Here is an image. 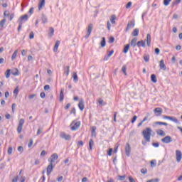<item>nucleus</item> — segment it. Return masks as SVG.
I'll list each match as a JSON object with an SVG mask.
<instances>
[{"mask_svg":"<svg viewBox=\"0 0 182 182\" xmlns=\"http://www.w3.org/2000/svg\"><path fill=\"white\" fill-rule=\"evenodd\" d=\"M146 42L147 43V46H149V48H150V46L151 45V35H150V33H148L146 35V39L145 41H139L136 43V46L138 48H141V46H142V48H146Z\"/></svg>","mask_w":182,"mask_h":182,"instance_id":"obj_1","label":"nucleus"},{"mask_svg":"<svg viewBox=\"0 0 182 182\" xmlns=\"http://www.w3.org/2000/svg\"><path fill=\"white\" fill-rule=\"evenodd\" d=\"M151 132H153V130L150 127H147L142 131V135L144 136V139L148 143H150V139L151 137Z\"/></svg>","mask_w":182,"mask_h":182,"instance_id":"obj_2","label":"nucleus"},{"mask_svg":"<svg viewBox=\"0 0 182 182\" xmlns=\"http://www.w3.org/2000/svg\"><path fill=\"white\" fill-rule=\"evenodd\" d=\"M25 124V119H21L18 122V126L17 127V132L18 134H21L22 133V129L23 127V124Z\"/></svg>","mask_w":182,"mask_h":182,"instance_id":"obj_3","label":"nucleus"},{"mask_svg":"<svg viewBox=\"0 0 182 182\" xmlns=\"http://www.w3.org/2000/svg\"><path fill=\"white\" fill-rule=\"evenodd\" d=\"M135 25H136V21H134V19L129 21L127 23V28L125 29V32H129V30L132 29V28L135 26Z\"/></svg>","mask_w":182,"mask_h":182,"instance_id":"obj_4","label":"nucleus"},{"mask_svg":"<svg viewBox=\"0 0 182 182\" xmlns=\"http://www.w3.org/2000/svg\"><path fill=\"white\" fill-rule=\"evenodd\" d=\"M58 159H59V156H58V154L54 153L48 159V161H50V163L51 164H53V163H55V161H56V160H58Z\"/></svg>","mask_w":182,"mask_h":182,"instance_id":"obj_5","label":"nucleus"},{"mask_svg":"<svg viewBox=\"0 0 182 182\" xmlns=\"http://www.w3.org/2000/svg\"><path fill=\"white\" fill-rule=\"evenodd\" d=\"M60 139H64L67 141H70L72 139V136H70V134H66V133L64 132L60 133Z\"/></svg>","mask_w":182,"mask_h":182,"instance_id":"obj_6","label":"nucleus"},{"mask_svg":"<svg viewBox=\"0 0 182 182\" xmlns=\"http://www.w3.org/2000/svg\"><path fill=\"white\" fill-rule=\"evenodd\" d=\"M161 141L162 143H165L166 144H168L169 143H171V141H173V138H171V136H166L161 139Z\"/></svg>","mask_w":182,"mask_h":182,"instance_id":"obj_7","label":"nucleus"},{"mask_svg":"<svg viewBox=\"0 0 182 182\" xmlns=\"http://www.w3.org/2000/svg\"><path fill=\"white\" fill-rule=\"evenodd\" d=\"M93 31V24L90 23L87 27V34L85 35V39H87L90 36V33Z\"/></svg>","mask_w":182,"mask_h":182,"instance_id":"obj_8","label":"nucleus"},{"mask_svg":"<svg viewBox=\"0 0 182 182\" xmlns=\"http://www.w3.org/2000/svg\"><path fill=\"white\" fill-rule=\"evenodd\" d=\"M131 151H132V147H130V144L127 143L125 146V154L127 157H130Z\"/></svg>","mask_w":182,"mask_h":182,"instance_id":"obj_9","label":"nucleus"},{"mask_svg":"<svg viewBox=\"0 0 182 182\" xmlns=\"http://www.w3.org/2000/svg\"><path fill=\"white\" fill-rule=\"evenodd\" d=\"M176 161L178 163H180L181 161V159H182L181 151H180V150H176Z\"/></svg>","mask_w":182,"mask_h":182,"instance_id":"obj_10","label":"nucleus"},{"mask_svg":"<svg viewBox=\"0 0 182 182\" xmlns=\"http://www.w3.org/2000/svg\"><path fill=\"white\" fill-rule=\"evenodd\" d=\"M54 168H55V166H53V164L50 163L47 167V176H50V173L53 171Z\"/></svg>","mask_w":182,"mask_h":182,"instance_id":"obj_11","label":"nucleus"},{"mask_svg":"<svg viewBox=\"0 0 182 182\" xmlns=\"http://www.w3.org/2000/svg\"><path fill=\"white\" fill-rule=\"evenodd\" d=\"M154 112L157 117L161 116V114H163V109L160 107H156L154 109Z\"/></svg>","mask_w":182,"mask_h":182,"instance_id":"obj_12","label":"nucleus"},{"mask_svg":"<svg viewBox=\"0 0 182 182\" xmlns=\"http://www.w3.org/2000/svg\"><path fill=\"white\" fill-rule=\"evenodd\" d=\"M163 119H166L167 120H171V122H174V123H178V119L174 117H170L167 115H164Z\"/></svg>","mask_w":182,"mask_h":182,"instance_id":"obj_13","label":"nucleus"},{"mask_svg":"<svg viewBox=\"0 0 182 182\" xmlns=\"http://www.w3.org/2000/svg\"><path fill=\"white\" fill-rule=\"evenodd\" d=\"M29 19V16L28 14L23 15L20 17V23H25L26 21Z\"/></svg>","mask_w":182,"mask_h":182,"instance_id":"obj_14","label":"nucleus"},{"mask_svg":"<svg viewBox=\"0 0 182 182\" xmlns=\"http://www.w3.org/2000/svg\"><path fill=\"white\" fill-rule=\"evenodd\" d=\"M159 68L161 70H167V67H166V64H164V60H161Z\"/></svg>","mask_w":182,"mask_h":182,"instance_id":"obj_15","label":"nucleus"},{"mask_svg":"<svg viewBox=\"0 0 182 182\" xmlns=\"http://www.w3.org/2000/svg\"><path fill=\"white\" fill-rule=\"evenodd\" d=\"M78 107L81 112H83V109H85V101H83V100H80Z\"/></svg>","mask_w":182,"mask_h":182,"instance_id":"obj_16","label":"nucleus"},{"mask_svg":"<svg viewBox=\"0 0 182 182\" xmlns=\"http://www.w3.org/2000/svg\"><path fill=\"white\" fill-rule=\"evenodd\" d=\"M80 127V122H77L75 123V124L71 127V130L75 131L77 130V129Z\"/></svg>","mask_w":182,"mask_h":182,"instance_id":"obj_17","label":"nucleus"},{"mask_svg":"<svg viewBox=\"0 0 182 182\" xmlns=\"http://www.w3.org/2000/svg\"><path fill=\"white\" fill-rule=\"evenodd\" d=\"M45 1L46 0H39L38 2V11H41V9L45 6Z\"/></svg>","mask_w":182,"mask_h":182,"instance_id":"obj_18","label":"nucleus"},{"mask_svg":"<svg viewBox=\"0 0 182 182\" xmlns=\"http://www.w3.org/2000/svg\"><path fill=\"white\" fill-rule=\"evenodd\" d=\"M65 92V89L61 88L60 92V102H63V99H65V95L63 94Z\"/></svg>","mask_w":182,"mask_h":182,"instance_id":"obj_19","label":"nucleus"},{"mask_svg":"<svg viewBox=\"0 0 182 182\" xmlns=\"http://www.w3.org/2000/svg\"><path fill=\"white\" fill-rule=\"evenodd\" d=\"M41 21H42V23H48V16H46V15H45L44 14H42Z\"/></svg>","mask_w":182,"mask_h":182,"instance_id":"obj_20","label":"nucleus"},{"mask_svg":"<svg viewBox=\"0 0 182 182\" xmlns=\"http://www.w3.org/2000/svg\"><path fill=\"white\" fill-rule=\"evenodd\" d=\"M131 46L132 48H136V45H137V38H134L132 41H131V43H130Z\"/></svg>","mask_w":182,"mask_h":182,"instance_id":"obj_21","label":"nucleus"},{"mask_svg":"<svg viewBox=\"0 0 182 182\" xmlns=\"http://www.w3.org/2000/svg\"><path fill=\"white\" fill-rule=\"evenodd\" d=\"M156 134H158V136H161L162 137H164V136H166V132H164V131H163L162 129H158L156 131Z\"/></svg>","mask_w":182,"mask_h":182,"instance_id":"obj_22","label":"nucleus"},{"mask_svg":"<svg viewBox=\"0 0 182 182\" xmlns=\"http://www.w3.org/2000/svg\"><path fill=\"white\" fill-rule=\"evenodd\" d=\"M60 45V41H57L53 48V52H58V48H59Z\"/></svg>","mask_w":182,"mask_h":182,"instance_id":"obj_23","label":"nucleus"},{"mask_svg":"<svg viewBox=\"0 0 182 182\" xmlns=\"http://www.w3.org/2000/svg\"><path fill=\"white\" fill-rule=\"evenodd\" d=\"M139 32H140V30L139 28H135L132 33V36H139Z\"/></svg>","mask_w":182,"mask_h":182,"instance_id":"obj_24","label":"nucleus"},{"mask_svg":"<svg viewBox=\"0 0 182 182\" xmlns=\"http://www.w3.org/2000/svg\"><path fill=\"white\" fill-rule=\"evenodd\" d=\"M73 77L75 83H77V82H79V77H77V73L74 72L73 74Z\"/></svg>","mask_w":182,"mask_h":182,"instance_id":"obj_25","label":"nucleus"},{"mask_svg":"<svg viewBox=\"0 0 182 182\" xmlns=\"http://www.w3.org/2000/svg\"><path fill=\"white\" fill-rule=\"evenodd\" d=\"M129 49H130V44L125 45L123 49V53H127L129 52Z\"/></svg>","mask_w":182,"mask_h":182,"instance_id":"obj_26","label":"nucleus"},{"mask_svg":"<svg viewBox=\"0 0 182 182\" xmlns=\"http://www.w3.org/2000/svg\"><path fill=\"white\" fill-rule=\"evenodd\" d=\"M49 33H48V36L50 38H52L53 35L55 33V29L53 27L49 28Z\"/></svg>","mask_w":182,"mask_h":182,"instance_id":"obj_27","label":"nucleus"},{"mask_svg":"<svg viewBox=\"0 0 182 182\" xmlns=\"http://www.w3.org/2000/svg\"><path fill=\"white\" fill-rule=\"evenodd\" d=\"M151 80L153 82V83H157V77L155 74H152L151 75Z\"/></svg>","mask_w":182,"mask_h":182,"instance_id":"obj_28","label":"nucleus"},{"mask_svg":"<svg viewBox=\"0 0 182 182\" xmlns=\"http://www.w3.org/2000/svg\"><path fill=\"white\" fill-rule=\"evenodd\" d=\"M101 48H105L106 46V38L102 37L100 42Z\"/></svg>","mask_w":182,"mask_h":182,"instance_id":"obj_29","label":"nucleus"},{"mask_svg":"<svg viewBox=\"0 0 182 182\" xmlns=\"http://www.w3.org/2000/svg\"><path fill=\"white\" fill-rule=\"evenodd\" d=\"M93 146H95V141H93V139H90V141H89L90 150H92L93 149Z\"/></svg>","mask_w":182,"mask_h":182,"instance_id":"obj_30","label":"nucleus"},{"mask_svg":"<svg viewBox=\"0 0 182 182\" xmlns=\"http://www.w3.org/2000/svg\"><path fill=\"white\" fill-rule=\"evenodd\" d=\"M16 56H18V50H16L11 55V60H14L16 59Z\"/></svg>","mask_w":182,"mask_h":182,"instance_id":"obj_31","label":"nucleus"},{"mask_svg":"<svg viewBox=\"0 0 182 182\" xmlns=\"http://www.w3.org/2000/svg\"><path fill=\"white\" fill-rule=\"evenodd\" d=\"M155 124H157L159 126H168V124H167V122H156Z\"/></svg>","mask_w":182,"mask_h":182,"instance_id":"obj_32","label":"nucleus"},{"mask_svg":"<svg viewBox=\"0 0 182 182\" xmlns=\"http://www.w3.org/2000/svg\"><path fill=\"white\" fill-rule=\"evenodd\" d=\"M116 18H117L116 15H112V16H111L110 21H111V23H112V24L116 23Z\"/></svg>","mask_w":182,"mask_h":182,"instance_id":"obj_33","label":"nucleus"},{"mask_svg":"<svg viewBox=\"0 0 182 182\" xmlns=\"http://www.w3.org/2000/svg\"><path fill=\"white\" fill-rule=\"evenodd\" d=\"M5 76L6 77V79H9V77H11V70L8 69L6 72H5Z\"/></svg>","mask_w":182,"mask_h":182,"instance_id":"obj_34","label":"nucleus"},{"mask_svg":"<svg viewBox=\"0 0 182 182\" xmlns=\"http://www.w3.org/2000/svg\"><path fill=\"white\" fill-rule=\"evenodd\" d=\"M65 72H64V73H65L66 76H69V72H70V67L69 65L66 66L65 68Z\"/></svg>","mask_w":182,"mask_h":182,"instance_id":"obj_35","label":"nucleus"},{"mask_svg":"<svg viewBox=\"0 0 182 182\" xmlns=\"http://www.w3.org/2000/svg\"><path fill=\"white\" fill-rule=\"evenodd\" d=\"M126 70H127V68L126 67V65H123L122 68V72L125 76H127V73L126 72Z\"/></svg>","mask_w":182,"mask_h":182,"instance_id":"obj_36","label":"nucleus"},{"mask_svg":"<svg viewBox=\"0 0 182 182\" xmlns=\"http://www.w3.org/2000/svg\"><path fill=\"white\" fill-rule=\"evenodd\" d=\"M6 22V19L4 18L0 21V28H4L5 26V23Z\"/></svg>","mask_w":182,"mask_h":182,"instance_id":"obj_37","label":"nucleus"},{"mask_svg":"<svg viewBox=\"0 0 182 182\" xmlns=\"http://www.w3.org/2000/svg\"><path fill=\"white\" fill-rule=\"evenodd\" d=\"M144 62L147 63L149 60H150V55H144Z\"/></svg>","mask_w":182,"mask_h":182,"instance_id":"obj_38","label":"nucleus"},{"mask_svg":"<svg viewBox=\"0 0 182 182\" xmlns=\"http://www.w3.org/2000/svg\"><path fill=\"white\" fill-rule=\"evenodd\" d=\"M126 179V175H123V176H118V180H119L120 181H124V180Z\"/></svg>","mask_w":182,"mask_h":182,"instance_id":"obj_39","label":"nucleus"},{"mask_svg":"<svg viewBox=\"0 0 182 182\" xmlns=\"http://www.w3.org/2000/svg\"><path fill=\"white\" fill-rule=\"evenodd\" d=\"M12 151H14V149L12 148V146H9L7 151V154H9V156H11V154H12Z\"/></svg>","mask_w":182,"mask_h":182,"instance_id":"obj_40","label":"nucleus"},{"mask_svg":"<svg viewBox=\"0 0 182 182\" xmlns=\"http://www.w3.org/2000/svg\"><path fill=\"white\" fill-rule=\"evenodd\" d=\"M181 0H176L173 2H172V6L178 5V4H181Z\"/></svg>","mask_w":182,"mask_h":182,"instance_id":"obj_41","label":"nucleus"},{"mask_svg":"<svg viewBox=\"0 0 182 182\" xmlns=\"http://www.w3.org/2000/svg\"><path fill=\"white\" fill-rule=\"evenodd\" d=\"M170 2H171V0H164V5H165V6H168Z\"/></svg>","mask_w":182,"mask_h":182,"instance_id":"obj_42","label":"nucleus"},{"mask_svg":"<svg viewBox=\"0 0 182 182\" xmlns=\"http://www.w3.org/2000/svg\"><path fill=\"white\" fill-rule=\"evenodd\" d=\"M159 181H160V179H159V178L146 181V182H159Z\"/></svg>","mask_w":182,"mask_h":182,"instance_id":"obj_43","label":"nucleus"},{"mask_svg":"<svg viewBox=\"0 0 182 182\" xmlns=\"http://www.w3.org/2000/svg\"><path fill=\"white\" fill-rule=\"evenodd\" d=\"M157 166V164L156 163V160L151 161V167H156Z\"/></svg>","mask_w":182,"mask_h":182,"instance_id":"obj_44","label":"nucleus"},{"mask_svg":"<svg viewBox=\"0 0 182 182\" xmlns=\"http://www.w3.org/2000/svg\"><path fill=\"white\" fill-rule=\"evenodd\" d=\"M98 103H99V105H102V106H105V105H106V102H105L103 101V100H102V99H99Z\"/></svg>","mask_w":182,"mask_h":182,"instance_id":"obj_45","label":"nucleus"},{"mask_svg":"<svg viewBox=\"0 0 182 182\" xmlns=\"http://www.w3.org/2000/svg\"><path fill=\"white\" fill-rule=\"evenodd\" d=\"M108 42H109V43H113L114 42V37L110 36Z\"/></svg>","mask_w":182,"mask_h":182,"instance_id":"obj_46","label":"nucleus"},{"mask_svg":"<svg viewBox=\"0 0 182 182\" xmlns=\"http://www.w3.org/2000/svg\"><path fill=\"white\" fill-rule=\"evenodd\" d=\"M91 133L92 134H95V136H96V127H92Z\"/></svg>","mask_w":182,"mask_h":182,"instance_id":"obj_47","label":"nucleus"},{"mask_svg":"<svg viewBox=\"0 0 182 182\" xmlns=\"http://www.w3.org/2000/svg\"><path fill=\"white\" fill-rule=\"evenodd\" d=\"M18 151H19L20 153H23V146H20L18 147L17 149Z\"/></svg>","mask_w":182,"mask_h":182,"instance_id":"obj_48","label":"nucleus"},{"mask_svg":"<svg viewBox=\"0 0 182 182\" xmlns=\"http://www.w3.org/2000/svg\"><path fill=\"white\" fill-rule=\"evenodd\" d=\"M34 97H36V94H33V95H28L29 100H32V99H33Z\"/></svg>","mask_w":182,"mask_h":182,"instance_id":"obj_49","label":"nucleus"},{"mask_svg":"<svg viewBox=\"0 0 182 182\" xmlns=\"http://www.w3.org/2000/svg\"><path fill=\"white\" fill-rule=\"evenodd\" d=\"M35 38V34L33 33V31H31L29 34V39H33Z\"/></svg>","mask_w":182,"mask_h":182,"instance_id":"obj_50","label":"nucleus"},{"mask_svg":"<svg viewBox=\"0 0 182 182\" xmlns=\"http://www.w3.org/2000/svg\"><path fill=\"white\" fill-rule=\"evenodd\" d=\"M40 97H41V99H45V97H46V94L44 92H42L40 94Z\"/></svg>","mask_w":182,"mask_h":182,"instance_id":"obj_51","label":"nucleus"},{"mask_svg":"<svg viewBox=\"0 0 182 182\" xmlns=\"http://www.w3.org/2000/svg\"><path fill=\"white\" fill-rule=\"evenodd\" d=\"M15 107H16V104L13 103L11 105V109L13 113H15Z\"/></svg>","mask_w":182,"mask_h":182,"instance_id":"obj_52","label":"nucleus"},{"mask_svg":"<svg viewBox=\"0 0 182 182\" xmlns=\"http://www.w3.org/2000/svg\"><path fill=\"white\" fill-rule=\"evenodd\" d=\"M12 75H14V76H18L19 75V71L18 70V68H16V72L12 73Z\"/></svg>","mask_w":182,"mask_h":182,"instance_id":"obj_53","label":"nucleus"},{"mask_svg":"<svg viewBox=\"0 0 182 182\" xmlns=\"http://www.w3.org/2000/svg\"><path fill=\"white\" fill-rule=\"evenodd\" d=\"M33 144V139H30V142L28 144V147H32Z\"/></svg>","mask_w":182,"mask_h":182,"instance_id":"obj_54","label":"nucleus"},{"mask_svg":"<svg viewBox=\"0 0 182 182\" xmlns=\"http://www.w3.org/2000/svg\"><path fill=\"white\" fill-rule=\"evenodd\" d=\"M132 1H129L127 5H126V8L127 9H129V8H131L132 7Z\"/></svg>","mask_w":182,"mask_h":182,"instance_id":"obj_55","label":"nucleus"},{"mask_svg":"<svg viewBox=\"0 0 182 182\" xmlns=\"http://www.w3.org/2000/svg\"><path fill=\"white\" fill-rule=\"evenodd\" d=\"M136 120H137V116L134 115L132 119L131 123H134Z\"/></svg>","mask_w":182,"mask_h":182,"instance_id":"obj_56","label":"nucleus"},{"mask_svg":"<svg viewBox=\"0 0 182 182\" xmlns=\"http://www.w3.org/2000/svg\"><path fill=\"white\" fill-rule=\"evenodd\" d=\"M128 178H129V182H136V181H134V178H133V176H129L128 177Z\"/></svg>","mask_w":182,"mask_h":182,"instance_id":"obj_57","label":"nucleus"},{"mask_svg":"<svg viewBox=\"0 0 182 182\" xmlns=\"http://www.w3.org/2000/svg\"><path fill=\"white\" fill-rule=\"evenodd\" d=\"M141 173H142V174H147V169L141 168Z\"/></svg>","mask_w":182,"mask_h":182,"instance_id":"obj_58","label":"nucleus"},{"mask_svg":"<svg viewBox=\"0 0 182 182\" xmlns=\"http://www.w3.org/2000/svg\"><path fill=\"white\" fill-rule=\"evenodd\" d=\"M152 146H154V147H159L160 144L159 142H154L152 143Z\"/></svg>","mask_w":182,"mask_h":182,"instance_id":"obj_59","label":"nucleus"},{"mask_svg":"<svg viewBox=\"0 0 182 182\" xmlns=\"http://www.w3.org/2000/svg\"><path fill=\"white\" fill-rule=\"evenodd\" d=\"M112 153H113V149L110 148L107 151V154L112 156Z\"/></svg>","mask_w":182,"mask_h":182,"instance_id":"obj_60","label":"nucleus"},{"mask_svg":"<svg viewBox=\"0 0 182 182\" xmlns=\"http://www.w3.org/2000/svg\"><path fill=\"white\" fill-rule=\"evenodd\" d=\"M49 89H50V86H49V85L44 86V90H49Z\"/></svg>","mask_w":182,"mask_h":182,"instance_id":"obj_61","label":"nucleus"},{"mask_svg":"<svg viewBox=\"0 0 182 182\" xmlns=\"http://www.w3.org/2000/svg\"><path fill=\"white\" fill-rule=\"evenodd\" d=\"M4 16H9L10 13L9 11H4Z\"/></svg>","mask_w":182,"mask_h":182,"instance_id":"obj_62","label":"nucleus"},{"mask_svg":"<svg viewBox=\"0 0 182 182\" xmlns=\"http://www.w3.org/2000/svg\"><path fill=\"white\" fill-rule=\"evenodd\" d=\"M33 7H31L29 11H28V14H30V15H32V14H33Z\"/></svg>","mask_w":182,"mask_h":182,"instance_id":"obj_63","label":"nucleus"},{"mask_svg":"<svg viewBox=\"0 0 182 182\" xmlns=\"http://www.w3.org/2000/svg\"><path fill=\"white\" fill-rule=\"evenodd\" d=\"M18 180H19V178L18 176H16L14 178L12 179V182H18Z\"/></svg>","mask_w":182,"mask_h":182,"instance_id":"obj_64","label":"nucleus"}]
</instances>
